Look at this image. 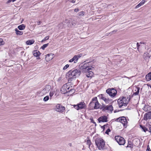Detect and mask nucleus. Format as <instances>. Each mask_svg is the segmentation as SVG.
<instances>
[{"instance_id":"nucleus-42","label":"nucleus","mask_w":151,"mask_h":151,"mask_svg":"<svg viewBox=\"0 0 151 151\" xmlns=\"http://www.w3.org/2000/svg\"><path fill=\"white\" fill-rule=\"evenodd\" d=\"M54 94V92L52 91V92H50V97H51L53 96Z\"/></svg>"},{"instance_id":"nucleus-8","label":"nucleus","mask_w":151,"mask_h":151,"mask_svg":"<svg viewBox=\"0 0 151 151\" xmlns=\"http://www.w3.org/2000/svg\"><path fill=\"white\" fill-rule=\"evenodd\" d=\"M102 107L103 108L102 111H110L112 113L113 110V107L112 105H106L104 104L103 106Z\"/></svg>"},{"instance_id":"nucleus-24","label":"nucleus","mask_w":151,"mask_h":151,"mask_svg":"<svg viewBox=\"0 0 151 151\" xmlns=\"http://www.w3.org/2000/svg\"><path fill=\"white\" fill-rule=\"evenodd\" d=\"M33 53L34 56L36 57L39 56L40 54V52L37 50H34L33 51Z\"/></svg>"},{"instance_id":"nucleus-16","label":"nucleus","mask_w":151,"mask_h":151,"mask_svg":"<svg viewBox=\"0 0 151 151\" xmlns=\"http://www.w3.org/2000/svg\"><path fill=\"white\" fill-rule=\"evenodd\" d=\"M130 99V98L128 97L127 98L123 97L121 98V100L124 103V106H127Z\"/></svg>"},{"instance_id":"nucleus-26","label":"nucleus","mask_w":151,"mask_h":151,"mask_svg":"<svg viewBox=\"0 0 151 151\" xmlns=\"http://www.w3.org/2000/svg\"><path fill=\"white\" fill-rule=\"evenodd\" d=\"M15 30L16 32V33L17 35H21L23 34V32L19 31L17 28L15 29Z\"/></svg>"},{"instance_id":"nucleus-10","label":"nucleus","mask_w":151,"mask_h":151,"mask_svg":"<svg viewBox=\"0 0 151 151\" xmlns=\"http://www.w3.org/2000/svg\"><path fill=\"white\" fill-rule=\"evenodd\" d=\"M115 138L116 141L120 145H124L125 143V140L123 138L119 136H116Z\"/></svg>"},{"instance_id":"nucleus-49","label":"nucleus","mask_w":151,"mask_h":151,"mask_svg":"<svg viewBox=\"0 0 151 151\" xmlns=\"http://www.w3.org/2000/svg\"><path fill=\"white\" fill-rule=\"evenodd\" d=\"M70 62H74V60L72 58V59L70 60L69 61Z\"/></svg>"},{"instance_id":"nucleus-7","label":"nucleus","mask_w":151,"mask_h":151,"mask_svg":"<svg viewBox=\"0 0 151 151\" xmlns=\"http://www.w3.org/2000/svg\"><path fill=\"white\" fill-rule=\"evenodd\" d=\"M73 106L77 110L86 109V104L83 102H80L77 105H74Z\"/></svg>"},{"instance_id":"nucleus-39","label":"nucleus","mask_w":151,"mask_h":151,"mask_svg":"<svg viewBox=\"0 0 151 151\" xmlns=\"http://www.w3.org/2000/svg\"><path fill=\"white\" fill-rule=\"evenodd\" d=\"M49 37L48 36H47L46 37L42 40V42H43L45 41V40H47L49 39Z\"/></svg>"},{"instance_id":"nucleus-20","label":"nucleus","mask_w":151,"mask_h":151,"mask_svg":"<svg viewBox=\"0 0 151 151\" xmlns=\"http://www.w3.org/2000/svg\"><path fill=\"white\" fill-rule=\"evenodd\" d=\"M81 55H82L81 54H80L76 55L73 57V59L74 62V63H76L77 62V61L79 58L81 56Z\"/></svg>"},{"instance_id":"nucleus-28","label":"nucleus","mask_w":151,"mask_h":151,"mask_svg":"<svg viewBox=\"0 0 151 151\" xmlns=\"http://www.w3.org/2000/svg\"><path fill=\"white\" fill-rule=\"evenodd\" d=\"M136 89L137 90V91L134 93L133 94L132 97L134 96H136L138 95L139 92L140 88L139 87H136Z\"/></svg>"},{"instance_id":"nucleus-30","label":"nucleus","mask_w":151,"mask_h":151,"mask_svg":"<svg viewBox=\"0 0 151 151\" xmlns=\"http://www.w3.org/2000/svg\"><path fill=\"white\" fill-rule=\"evenodd\" d=\"M71 21L72 22L69 25V26L71 27L72 26H75L76 24H77V21L76 20H71Z\"/></svg>"},{"instance_id":"nucleus-11","label":"nucleus","mask_w":151,"mask_h":151,"mask_svg":"<svg viewBox=\"0 0 151 151\" xmlns=\"http://www.w3.org/2000/svg\"><path fill=\"white\" fill-rule=\"evenodd\" d=\"M68 23L69 24L70 23V20L68 19H66L65 21L59 24L58 26L59 28L62 29L65 27L67 24Z\"/></svg>"},{"instance_id":"nucleus-59","label":"nucleus","mask_w":151,"mask_h":151,"mask_svg":"<svg viewBox=\"0 0 151 151\" xmlns=\"http://www.w3.org/2000/svg\"><path fill=\"white\" fill-rule=\"evenodd\" d=\"M114 113H115V112H116V111H114Z\"/></svg>"},{"instance_id":"nucleus-18","label":"nucleus","mask_w":151,"mask_h":151,"mask_svg":"<svg viewBox=\"0 0 151 151\" xmlns=\"http://www.w3.org/2000/svg\"><path fill=\"white\" fill-rule=\"evenodd\" d=\"M95 102L94 101H93V99H92V101H91L90 103L89 104V109L90 110L95 109Z\"/></svg>"},{"instance_id":"nucleus-37","label":"nucleus","mask_w":151,"mask_h":151,"mask_svg":"<svg viewBox=\"0 0 151 151\" xmlns=\"http://www.w3.org/2000/svg\"><path fill=\"white\" fill-rule=\"evenodd\" d=\"M69 91H69L68 92H71V94H73L75 92V90L71 88L70 90H69Z\"/></svg>"},{"instance_id":"nucleus-57","label":"nucleus","mask_w":151,"mask_h":151,"mask_svg":"<svg viewBox=\"0 0 151 151\" xmlns=\"http://www.w3.org/2000/svg\"><path fill=\"white\" fill-rule=\"evenodd\" d=\"M16 0H11L13 2H14V1H16Z\"/></svg>"},{"instance_id":"nucleus-1","label":"nucleus","mask_w":151,"mask_h":151,"mask_svg":"<svg viewBox=\"0 0 151 151\" xmlns=\"http://www.w3.org/2000/svg\"><path fill=\"white\" fill-rule=\"evenodd\" d=\"M80 73V71L77 69L74 70L73 71L70 70L66 74V77L68 78L69 81H71L72 79L79 76Z\"/></svg>"},{"instance_id":"nucleus-36","label":"nucleus","mask_w":151,"mask_h":151,"mask_svg":"<svg viewBox=\"0 0 151 151\" xmlns=\"http://www.w3.org/2000/svg\"><path fill=\"white\" fill-rule=\"evenodd\" d=\"M84 13L83 11H81L78 13V15L79 16H83L84 15Z\"/></svg>"},{"instance_id":"nucleus-17","label":"nucleus","mask_w":151,"mask_h":151,"mask_svg":"<svg viewBox=\"0 0 151 151\" xmlns=\"http://www.w3.org/2000/svg\"><path fill=\"white\" fill-rule=\"evenodd\" d=\"M51 88V86L50 85L46 86L45 88L42 91V92L43 94L48 93L50 89Z\"/></svg>"},{"instance_id":"nucleus-55","label":"nucleus","mask_w":151,"mask_h":151,"mask_svg":"<svg viewBox=\"0 0 151 151\" xmlns=\"http://www.w3.org/2000/svg\"><path fill=\"white\" fill-rule=\"evenodd\" d=\"M105 125L101 127V128H102L103 129H104L105 128Z\"/></svg>"},{"instance_id":"nucleus-15","label":"nucleus","mask_w":151,"mask_h":151,"mask_svg":"<svg viewBox=\"0 0 151 151\" xmlns=\"http://www.w3.org/2000/svg\"><path fill=\"white\" fill-rule=\"evenodd\" d=\"M100 99L104 100L106 103H109L110 102V101L108 98H106L104 94H101L99 95L98 96Z\"/></svg>"},{"instance_id":"nucleus-25","label":"nucleus","mask_w":151,"mask_h":151,"mask_svg":"<svg viewBox=\"0 0 151 151\" xmlns=\"http://www.w3.org/2000/svg\"><path fill=\"white\" fill-rule=\"evenodd\" d=\"M146 78L147 81H149L151 80V72L149 73L146 76Z\"/></svg>"},{"instance_id":"nucleus-34","label":"nucleus","mask_w":151,"mask_h":151,"mask_svg":"<svg viewBox=\"0 0 151 151\" xmlns=\"http://www.w3.org/2000/svg\"><path fill=\"white\" fill-rule=\"evenodd\" d=\"M49 99V96H46L45 97H44V98L43 99V100L45 101H48Z\"/></svg>"},{"instance_id":"nucleus-32","label":"nucleus","mask_w":151,"mask_h":151,"mask_svg":"<svg viewBox=\"0 0 151 151\" xmlns=\"http://www.w3.org/2000/svg\"><path fill=\"white\" fill-rule=\"evenodd\" d=\"M127 147H129L130 148H132V144L131 141H128V145Z\"/></svg>"},{"instance_id":"nucleus-60","label":"nucleus","mask_w":151,"mask_h":151,"mask_svg":"<svg viewBox=\"0 0 151 151\" xmlns=\"http://www.w3.org/2000/svg\"><path fill=\"white\" fill-rule=\"evenodd\" d=\"M68 27H69V24H68Z\"/></svg>"},{"instance_id":"nucleus-38","label":"nucleus","mask_w":151,"mask_h":151,"mask_svg":"<svg viewBox=\"0 0 151 151\" xmlns=\"http://www.w3.org/2000/svg\"><path fill=\"white\" fill-rule=\"evenodd\" d=\"M4 44V42L3 40L1 38H0V45Z\"/></svg>"},{"instance_id":"nucleus-14","label":"nucleus","mask_w":151,"mask_h":151,"mask_svg":"<svg viewBox=\"0 0 151 151\" xmlns=\"http://www.w3.org/2000/svg\"><path fill=\"white\" fill-rule=\"evenodd\" d=\"M98 120L99 123L107 122H108L107 117L105 116H102L98 119Z\"/></svg>"},{"instance_id":"nucleus-31","label":"nucleus","mask_w":151,"mask_h":151,"mask_svg":"<svg viewBox=\"0 0 151 151\" xmlns=\"http://www.w3.org/2000/svg\"><path fill=\"white\" fill-rule=\"evenodd\" d=\"M140 126L144 132H146L147 131H148V129L145 126H143L142 125H140Z\"/></svg>"},{"instance_id":"nucleus-35","label":"nucleus","mask_w":151,"mask_h":151,"mask_svg":"<svg viewBox=\"0 0 151 151\" xmlns=\"http://www.w3.org/2000/svg\"><path fill=\"white\" fill-rule=\"evenodd\" d=\"M89 147L90 149L91 150L94 149L92 143H91L90 145H89Z\"/></svg>"},{"instance_id":"nucleus-2","label":"nucleus","mask_w":151,"mask_h":151,"mask_svg":"<svg viewBox=\"0 0 151 151\" xmlns=\"http://www.w3.org/2000/svg\"><path fill=\"white\" fill-rule=\"evenodd\" d=\"M95 142L97 147L99 150H104V148L105 142L104 140L101 138L96 139Z\"/></svg>"},{"instance_id":"nucleus-19","label":"nucleus","mask_w":151,"mask_h":151,"mask_svg":"<svg viewBox=\"0 0 151 151\" xmlns=\"http://www.w3.org/2000/svg\"><path fill=\"white\" fill-rule=\"evenodd\" d=\"M52 54H48L45 55V59L47 61H49L52 60L53 58Z\"/></svg>"},{"instance_id":"nucleus-21","label":"nucleus","mask_w":151,"mask_h":151,"mask_svg":"<svg viewBox=\"0 0 151 151\" xmlns=\"http://www.w3.org/2000/svg\"><path fill=\"white\" fill-rule=\"evenodd\" d=\"M144 119L147 120L148 119H151V112H149L145 115Z\"/></svg>"},{"instance_id":"nucleus-23","label":"nucleus","mask_w":151,"mask_h":151,"mask_svg":"<svg viewBox=\"0 0 151 151\" xmlns=\"http://www.w3.org/2000/svg\"><path fill=\"white\" fill-rule=\"evenodd\" d=\"M118 103L119 104V107L120 108H121L123 106H124V103L121 100V98H120L118 99Z\"/></svg>"},{"instance_id":"nucleus-46","label":"nucleus","mask_w":151,"mask_h":151,"mask_svg":"<svg viewBox=\"0 0 151 151\" xmlns=\"http://www.w3.org/2000/svg\"><path fill=\"white\" fill-rule=\"evenodd\" d=\"M141 4H138L137 5L136 7H135V8L136 9H137L139 7H140V6H141Z\"/></svg>"},{"instance_id":"nucleus-45","label":"nucleus","mask_w":151,"mask_h":151,"mask_svg":"<svg viewBox=\"0 0 151 151\" xmlns=\"http://www.w3.org/2000/svg\"><path fill=\"white\" fill-rule=\"evenodd\" d=\"M111 130L109 129H107L105 133L106 134H108L109 132Z\"/></svg>"},{"instance_id":"nucleus-12","label":"nucleus","mask_w":151,"mask_h":151,"mask_svg":"<svg viewBox=\"0 0 151 151\" xmlns=\"http://www.w3.org/2000/svg\"><path fill=\"white\" fill-rule=\"evenodd\" d=\"M65 110V107L59 104H57L55 106V110L58 112L63 113Z\"/></svg>"},{"instance_id":"nucleus-40","label":"nucleus","mask_w":151,"mask_h":151,"mask_svg":"<svg viewBox=\"0 0 151 151\" xmlns=\"http://www.w3.org/2000/svg\"><path fill=\"white\" fill-rule=\"evenodd\" d=\"M69 66V65L68 64L66 65L63 68V70H65L67 69Z\"/></svg>"},{"instance_id":"nucleus-56","label":"nucleus","mask_w":151,"mask_h":151,"mask_svg":"<svg viewBox=\"0 0 151 151\" xmlns=\"http://www.w3.org/2000/svg\"><path fill=\"white\" fill-rule=\"evenodd\" d=\"M37 57V59H40V57L39 56Z\"/></svg>"},{"instance_id":"nucleus-4","label":"nucleus","mask_w":151,"mask_h":151,"mask_svg":"<svg viewBox=\"0 0 151 151\" xmlns=\"http://www.w3.org/2000/svg\"><path fill=\"white\" fill-rule=\"evenodd\" d=\"M106 92L111 98L115 96L117 93V91L113 88L107 89L106 90Z\"/></svg>"},{"instance_id":"nucleus-13","label":"nucleus","mask_w":151,"mask_h":151,"mask_svg":"<svg viewBox=\"0 0 151 151\" xmlns=\"http://www.w3.org/2000/svg\"><path fill=\"white\" fill-rule=\"evenodd\" d=\"M149 51L147 50L145 52L143 55V58L146 61H148L151 56V55L150 54Z\"/></svg>"},{"instance_id":"nucleus-58","label":"nucleus","mask_w":151,"mask_h":151,"mask_svg":"<svg viewBox=\"0 0 151 151\" xmlns=\"http://www.w3.org/2000/svg\"><path fill=\"white\" fill-rule=\"evenodd\" d=\"M135 91H136V92L137 91V90H136V88H135Z\"/></svg>"},{"instance_id":"nucleus-52","label":"nucleus","mask_w":151,"mask_h":151,"mask_svg":"<svg viewBox=\"0 0 151 151\" xmlns=\"http://www.w3.org/2000/svg\"><path fill=\"white\" fill-rule=\"evenodd\" d=\"M12 1L11 0H9L7 1V3H9Z\"/></svg>"},{"instance_id":"nucleus-27","label":"nucleus","mask_w":151,"mask_h":151,"mask_svg":"<svg viewBox=\"0 0 151 151\" xmlns=\"http://www.w3.org/2000/svg\"><path fill=\"white\" fill-rule=\"evenodd\" d=\"M35 42V41L33 40H27L26 42V44L28 45H30L33 44Z\"/></svg>"},{"instance_id":"nucleus-48","label":"nucleus","mask_w":151,"mask_h":151,"mask_svg":"<svg viewBox=\"0 0 151 151\" xmlns=\"http://www.w3.org/2000/svg\"><path fill=\"white\" fill-rule=\"evenodd\" d=\"M137 48L138 49L139 48V46H140V45H139V43L138 42L137 43Z\"/></svg>"},{"instance_id":"nucleus-29","label":"nucleus","mask_w":151,"mask_h":151,"mask_svg":"<svg viewBox=\"0 0 151 151\" xmlns=\"http://www.w3.org/2000/svg\"><path fill=\"white\" fill-rule=\"evenodd\" d=\"M25 26L24 24H22L19 25L18 26V28L20 30H22L25 29Z\"/></svg>"},{"instance_id":"nucleus-5","label":"nucleus","mask_w":151,"mask_h":151,"mask_svg":"<svg viewBox=\"0 0 151 151\" xmlns=\"http://www.w3.org/2000/svg\"><path fill=\"white\" fill-rule=\"evenodd\" d=\"M93 101H94L95 109H100L102 110L104 104H101L98 102L97 97H96L93 98Z\"/></svg>"},{"instance_id":"nucleus-53","label":"nucleus","mask_w":151,"mask_h":151,"mask_svg":"<svg viewBox=\"0 0 151 151\" xmlns=\"http://www.w3.org/2000/svg\"><path fill=\"white\" fill-rule=\"evenodd\" d=\"M91 122L94 124H95V125H96V124L95 122H94L93 120V121H91Z\"/></svg>"},{"instance_id":"nucleus-54","label":"nucleus","mask_w":151,"mask_h":151,"mask_svg":"<svg viewBox=\"0 0 151 151\" xmlns=\"http://www.w3.org/2000/svg\"><path fill=\"white\" fill-rule=\"evenodd\" d=\"M71 2L73 3H74L75 2V1L74 0H72L71 1Z\"/></svg>"},{"instance_id":"nucleus-51","label":"nucleus","mask_w":151,"mask_h":151,"mask_svg":"<svg viewBox=\"0 0 151 151\" xmlns=\"http://www.w3.org/2000/svg\"><path fill=\"white\" fill-rule=\"evenodd\" d=\"M117 31V30H114L112 31L111 32V33H113L114 32H116Z\"/></svg>"},{"instance_id":"nucleus-47","label":"nucleus","mask_w":151,"mask_h":151,"mask_svg":"<svg viewBox=\"0 0 151 151\" xmlns=\"http://www.w3.org/2000/svg\"><path fill=\"white\" fill-rule=\"evenodd\" d=\"M79 11V9L78 8H76L74 9V11L76 12H78Z\"/></svg>"},{"instance_id":"nucleus-33","label":"nucleus","mask_w":151,"mask_h":151,"mask_svg":"<svg viewBox=\"0 0 151 151\" xmlns=\"http://www.w3.org/2000/svg\"><path fill=\"white\" fill-rule=\"evenodd\" d=\"M48 43H47L44 44L42 47H41V48L43 50H44V49L48 46Z\"/></svg>"},{"instance_id":"nucleus-43","label":"nucleus","mask_w":151,"mask_h":151,"mask_svg":"<svg viewBox=\"0 0 151 151\" xmlns=\"http://www.w3.org/2000/svg\"><path fill=\"white\" fill-rule=\"evenodd\" d=\"M87 144L89 146V145H90L91 144V141L89 140H87Z\"/></svg>"},{"instance_id":"nucleus-9","label":"nucleus","mask_w":151,"mask_h":151,"mask_svg":"<svg viewBox=\"0 0 151 151\" xmlns=\"http://www.w3.org/2000/svg\"><path fill=\"white\" fill-rule=\"evenodd\" d=\"M70 88V86L68 85L67 83L65 84L63 86L61 89V93L63 94L68 93L70 91H69Z\"/></svg>"},{"instance_id":"nucleus-50","label":"nucleus","mask_w":151,"mask_h":151,"mask_svg":"<svg viewBox=\"0 0 151 151\" xmlns=\"http://www.w3.org/2000/svg\"><path fill=\"white\" fill-rule=\"evenodd\" d=\"M41 23V22L40 21H39L37 22V24L38 25H40V24Z\"/></svg>"},{"instance_id":"nucleus-41","label":"nucleus","mask_w":151,"mask_h":151,"mask_svg":"<svg viewBox=\"0 0 151 151\" xmlns=\"http://www.w3.org/2000/svg\"><path fill=\"white\" fill-rule=\"evenodd\" d=\"M145 0H143L139 4H141V6H142L145 3Z\"/></svg>"},{"instance_id":"nucleus-44","label":"nucleus","mask_w":151,"mask_h":151,"mask_svg":"<svg viewBox=\"0 0 151 151\" xmlns=\"http://www.w3.org/2000/svg\"><path fill=\"white\" fill-rule=\"evenodd\" d=\"M146 151H151V150L149 146V145H148L147 146Z\"/></svg>"},{"instance_id":"nucleus-22","label":"nucleus","mask_w":151,"mask_h":151,"mask_svg":"<svg viewBox=\"0 0 151 151\" xmlns=\"http://www.w3.org/2000/svg\"><path fill=\"white\" fill-rule=\"evenodd\" d=\"M86 76L88 78H91L93 75V73L92 71H87L86 72Z\"/></svg>"},{"instance_id":"nucleus-6","label":"nucleus","mask_w":151,"mask_h":151,"mask_svg":"<svg viewBox=\"0 0 151 151\" xmlns=\"http://www.w3.org/2000/svg\"><path fill=\"white\" fill-rule=\"evenodd\" d=\"M116 121L122 123L124 127H127V121L125 117L122 116L119 117L116 119Z\"/></svg>"},{"instance_id":"nucleus-3","label":"nucleus","mask_w":151,"mask_h":151,"mask_svg":"<svg viewBox=\"0 0 151 151\" xmlns=\"http://www.w3.org/2000/svg\"><path fill=\"white\" fill-rule=\"evenodd\" d=\"M88 62L84 64H81L80 66V68L82 70V71L84 72H87V71H89L90 70H92V68H93L92 66H89V63Z\"/></svg>"}]
</instances>
